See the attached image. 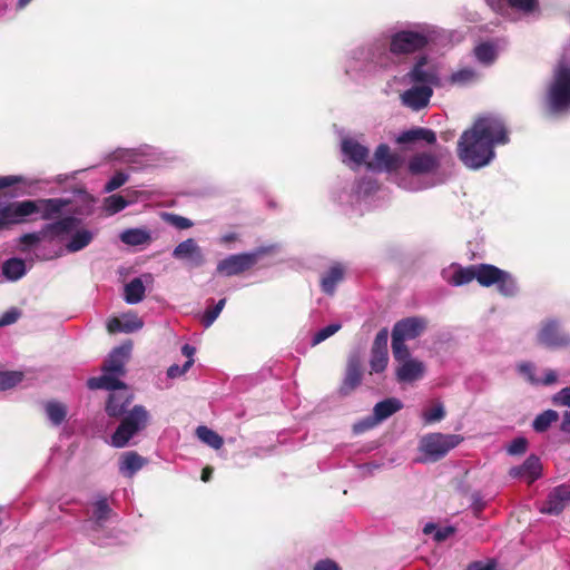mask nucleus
<instances>
[{
	"mask_svg": "<svg viewBox=\"0 0 570 570\" xmlns=\"http://www.w3.org/2000/svg\"><path fill=\"white\" fill-rule=\"evenodd\" d=\"M193 364H194V360H187L183 366L174 364L168 367L167 375L170 379L179 377L183 374H185L190 368V366Z\"/></svg>",
	"mask_w": 570,
	"mask_h": 570,
	"instance_id": "obj_53",
	"label": "nucleus"
},
{
	"mask_svg": "<svg viewBox=\"0 0 570 570\" xmlns=\"http://www.w3.org/2000/svg\"><path fill=\"white\" fill-rule=\"evenodd\" d=\"M510 7L524 12L533 11L538 4V0H508Z\"/></svg>",
	"mask_w": 570,
	"mask_h": 570,
	"instance_id": "obj_52",
	"label": "nucleus"
},
{
	"mask_svg": "<svg viewBox=\"0 0 570 570\" xmlns=\"http://www.w3.org/2000/svg\"><path fill=\"white\" fill-rule=\"evenodd\" d=\"M439 167V158L426 151L413 155L407 163V170L413 176L432 174L436 171Z\"/></svg>",
	"mask_w": 570,
	"mask_h": 570,
	"instance_id": "obj_17",
	"label": "nucleus"
},
{
	"mask_svg": "<svg viewBox=\"0 0 570 570\" xmlns=\"http://www.w3.org/2000/svg\"><path fill=\"white\" fill-rule=\"evenodd\" d=\"M23 379V374L17 371L0 372V391L16 386Z\"/></svg>",
	"mask_w": 570,
	"mask_h": 570,
	"instance_id": "obj_41",
	"label": "nucleus"
},
{
	"mask_svg": "<svg viewBox=\"0 0 570 570\" xmlns=\"http://www.w3.org/2000/svg\"><path fill=\"white\" fill-rule=\"evenodd\" d=\"M557 381V374L553 371H549L546 373L544 379L541 381L544 385L553 384Z\"/></svg>",
	"mask_w": 570,
	"mask_h": 570,
	"instance_id": "obj_64",
	"label": "nucleus"
},
{
	"mask_svg": "<svg viewBox=\"0 0 570 570\" xmlns=\"http://www.w3.org/2000/svg\"><path fill=\"white\" fill-rule=\"evenodd\" d=\"M403 407V403L395 397L385 399L375 404L373 413L377 422L384 421Z\"/></svg>",
	"mask_w": 570,
	"mask_h": 570,
	"instance_id": "obj_27",
	"label": "nucleus"
},
{
	"mask_svg": "<svg viewBox=\"0 0 570 570\" xmlns=\"http://www.w3.org/2000/svg\"><path fill=\"white\" fill-rule=\"evenodd\" d=\"M148 412L142 405H135L124 416L120 424L111 435V445L118 449L125 448L130 439L147 425Z\"/></svg>",
	"mask_w": 570,
	"mask_h": 570,
	"instance_id": "obj_5",
	"label": "nucleus"
},
{
	"mask_svg": "<svg viewBox=\"0 0 570 570\" xmlns=\"http://www.w3.org/2000/svg\"><path fill=\"white\" fill-rule=\"evenodd\" d=\"M428 57L421 56L413 68L407 72L406 77L411 82L430 86L438 83V76L433 68H429Z\"/></svg>",
	"mask_w": 570,
	"mask_h": 570,
	"instance_id": "obj_19",
	"label": "nucleus"
},
{
	"mask_svg": "<svg viewBox=\"0 0 570 570\" xmlns=\"http://www.w3.org/2000/svg\"><path fill=\"white\" fill-rule=\"evenodd\" d=\"M313 570H341V568L333 560L324 559L316 562Z\"/></svg>",
	"mask_w": 570,
	"mask_h": 570,
	"instance_id": "obj_57",
	"label": "nucleus"
},
{
	"mask_svg": "<svg viewBox=\"0 0 570 570\" xmlns=\"http://www.w3.org/2000/svg\"><path fill=\"white\" fill-rule=\"evenodd\" d=\"M445 416V411L442 404H438L430 410L424 411L423 419L426 424L441 421Z\"/></svg>",
	"mask_w": 570,
	"mask_h": 570,
	"instance_id": "obj_47",
	"label": "nucleus"
},
{
	"mask_svg": "<svg viewBox=\"0 0 570 570\" xmlns=\"http://www.w3.org/2000/svg\"><path fill=\"white\" fill-rule=\"evenodd\" d=\"M462 440L458 434L430 433L421 440L420 449L430 461L435 462L443 459Z\"/></svg>",
	"mask_w": 570,
	"mask_h": 570,
	"instance_id": "obj_7",
	"label": "nucleus"
},
{
	"mask_svg": "<svg viewBox=\"0 0 570 570\" xmlns=\"http://www.w3.org/2000/svg\"><path fill=\"white\" fill-rule=\"evenodd\" d=\"M541 473L542 464L539 456L534 454L529 455L521 465L513 466L509 471L510 476L524 479L529 484L538 480Z\"/></svg>",
	"mask_w": 570,
	"mask_h": 570,
	"instance_id": "obj_18",
	"label": "nucleus"
},
{
	"mask_svg": "<svg viewBox=\"0 0 570 570\" xmlns=\"http://www.w3.org/2000/svg\"><path fill=\"white\" fill-rule=\"evenodd\" d=\"M145 291L141 278L136 277L125 285L124 298L128 304H137L144 299Z\"/></svg>",
	"mask_w": 570,
	"mask_h": 570,
	"instance_id": "obj_28",
	"label": "nucleus"
},
{
	"mask_svg": "<svg viewBox=\"0 0 570 570\" xmlns=\"http://www.w3.org/2000/svg\"><path fill=\"white\" fill-rule=\"evenodd\" d=\"M226 304V298L219 299L214 306L208 307L202 318V323L205 327H209L216 318L219 316Z\"/></svg>",
	"mask_w": 570,
	"mask_h": 570,
	"instance_id": "obj_43",
	"label": "nucleus"
},
{
	"mask_svg": "<svg viewBox=\"0 0 570 570\" xmlns=\"http://www.w3.org/2000/svg\"><path fill=\"white\" fill-rule=\"evenodd\" d=\"M342 153L347 156L353 163L356 165H365L366 166V159L368 157V149L361 145L357 140L353 138H344L342 140Z\"/></svg>",
	"mask_w": 570,
	"mask_h": 570,
	"instance_id": "obj_22",
	"label": "nucleus"
},
{
	"mask_svg": "<svg viewBox=\"0 0 570 570\" xmlns=\"http://www.w3.org/2000/svg\"><path fill=\"white\" fill-rule=\"evenodd\" d=\"M560 430L564 433L570 434V411H566L563 413L562 422L560 425Z\"/></svg>",
	"mask_w": 570,
	"mask_h": 570,
	"instance_id": "obj_63",
	"label": "nucleus"
},
{
	"mask_svg": "<svg viewBox=\"0 0 570 570\" xmlns=\"http://www.w3.org/2000/svg\"><path fill=\"white\" fill-rule=\"evenodd\" d=\"M61 215L62 213L56 217L59 219L48 223L41 227L45 240L52 242L56 239H62L80 224V219L75 216L69 215L60 218Z\"/></svg>",
	"mask_w": 570,
	"mask_h": 570,
	"instance_id": "obj_13",
	"label": "nucleus"
},
{
	"mask_svg": "<svg viewBox=\"0 0 570 570\" xmlns=\"http://www.w3.org/2000/svg\"><path fill=\"white\" fill-rule=\"evenodd\" d=\"M454 532V529L451 528V527H446V528H443V529H440L436 531L435 535H434V539L436 541H444L451 533Z\"/></svg>",
	"mask_w": 570,
	"mask_h": 570,
	"instance_id": "obj_62",
	"label": "nucleus"
},
{
	"mask_svg": "<svg viewBox=\"0 0 570 570\" xmlns=\"http://www.w3.org/2000/svg\"><path fill=\"white\" fill-rule=\"evenodd\" d=\"M173 257L187 261L193 267H200L205 264V255L194 238H187L179 243L173 250Z\"/></svg>",
	"mask_w": 570,
	"mask_h": 570,
	"instance_id": "obj_15",
	"label": "nucleus"
},
{
	"mask_svg": "<svg viewBox=\"0 0 570 570\" xmlns=\"http://www.w3.org/2000/svg\"><path fill=\"white\" fill-rule=\"evenodd\" d=\"M476 72L472 68H462L455 72H453L450 76V83L451 85H458V86H465L468 83H471L475 80Z\"/></svg>",
	"mask_w": 570,
	"mask_h": 570,
	"instance_id": "obj_38",
	"label": "nucleus"
},
{
	"mask_svg": "<svg viewBox=\"0 0 570 570\" xmlns=\"http://www.w3.org/2000/svg\"><path fill=\"white\" fill-rule=\"evenodd\" d=\"M550 115H563L570 110V62L560 61L552 73L543 98Z\"/></svg>",
	"mask_w": 570,
	"mask_h": 570,
	"instance_id": "obj_3",
	"label": "nucleus"
},
{
	"mask_svg": "<svg viewBox=\"0 0 570 570\" xmlns=\"http://www.w3.org/2000/svg\"><path fill=\"white\" fill-rule=\"evenodd\" d=\"M510 140L504 121L494 115L478 117L458 140L459 159L469 168L479 169L495 157L494 147Z\"/></svg>",
	"mask_w": 570,
	"mask_h": 570,
	"instance_id": "obj_1",
	"label": "nucleus"
},
{
	"mask_svg": "<svg viewBox=\"0 0 570 570\" xmlns=\"http://www.w3.org/2000/svg\"><path fill=\"white\" fill-rule=\"evenodd\" d=\"M94 239V235L88 229L77 230L66 244V249L69 253H76L87 247Z\"/></svg>",
	"mask_w": 570,
	"mask_h": 570,
	"instance_id": "obj_30",
	"label": "nucleus"
},
{
	"mask_svg": "<svg viewBox=\"0 0 570 570\" xmlns=\"http://www.w3.org/2000/svg\"><path fill=\"white\" fill-rule=\"evenodd\" d=\"M473 279L476 281V265H470L468 267H459L452 275L451 283L454 286H462L471 283Z\"/></svg>",
	"mask_w": 570,
	"mask_h": 570,
	"instance_id": "obj_35",
	"label": "nucleus"
},
{
	"mask_svg": "<svg viewBox=\"0 0 570 570\" xmlns=\"http://www.w3.org/2000/svg\"><path fill=\"white\" fill-rule=\"evenodd\" d=\"M406 341H403L399 337L392 336V353L395 361L402 363L404 361L411 360L410 350L405 344Z\"/></svg>",
	"mask_w": 570,
	"mask_h": 570,
	"instance_id": "obj_40",
	"label": "nucleus"
},
{
	"mask_svg": "<svg viewBox=\"0 0 570 570\" xmlns=\"http://www.w3.org/2000/svg\"><path fill=\"white\" fill-rule=\"evenodd\" d=\"M22 180L19 176H3L0 177V189L13 186Z\"/></svg>",
	"mask_w": 570,
	"mask_h": 570,
	"instance_id": "obj_61",
	"label": "nucleus"
},
{
	"mask_svg": "<svg viewBox=\"0 0 570 570\" xmlns=\"http://www.w3.org/2000/svg\"><path fill=\"white\" fill-rule=\"evenodd\" d=\"M345 276V268L342 264L335 263L321 277V288L327 295H334L337 284Z\"/></svg>",
	"mask_w": 570,
	"mask_h": 570,
	"instance_id": "obj_21",
	"label": "nucleus"
},
{
	"mask_svg": "<svg viewBox=\"0 0 570 570\" xmlns=\"http://www.w3.org/2000/svg\"><path fill=\"white\" fill-rule=\"evenodd\" d=\"M87 385L90 390L112 391L106 404V413L110 417H120L124 415L132 401V394L129 392L126 383L118 377L102 374L98 377H90Z\"/></svg>",
	"mask_w": 570,
	"mask_h": 570,
	"instance_id": "obj_4",
	"label": "nucleus"
},
{
	"mask_svg": "<svg viewBox=\"0 0 570 570\" xmlns=\"http://www.w3.org/2000/svg\"><path fill=\"white\" fill-rule=\"evenodd\" d=\"M131 348L132 343L130 341L115 347L104 362L101 368L104 374H108L118 379L119 376H124L126 374L125 365L130 357Z\"/></svg>",
	"mask_w": 570,
	"mask_h": 570,
	"instance_id": "obj_11",
	"label": "nucleus"
},
{
	"mask_svg": "<svg viewBox=\"0 0 570 570\" xmlns=\"http://www.w3.org/2000/svg\"><path fill=\"white\" fill-rule=\"evenodd\" d=\"M430 40V36L424 31L401 30L392 35L390 51L395 56L411 55L424 49Z\"/></svg>",
	"mask_w": 570,
	"mask_h": 570,
	"instance_id": "obj_8",
	"label": "nucleus"
},
{
	"mask_svg": "<svg viewBox=\"0 0 570 570\" xmlns=\"http://www.w3.org/2000/svg\"><path fill=\"white\" fill-rule=\"evenodd\" d=\"M122 320L118 317H112L107 323V330L109 333L122 332Z\"/></svg>",
	"mask_w": 570,
	"mask_h": 570,
	"instance_id": "obj_60",
	"label": "nucleus"
},
{
	"mask_svg": "<svg viewBox=\"0 0 570 570\" xmlns=\"http://www.w3.org/2000/svg\"><path fill=\"white\" fill-rule=\"evenodd\" d=\"M2 274L9 281H18L26 274V263L21 258H9L2 264Z\"/></svg>",
	"mask_w": 570,
	"mask_h": 570,
	"instance_id": "obj_29",
	"label": "nucleus"
},
{
	"mask_svg": "<svg viewBox=\"0 0 570 570\" xmlns=\"http://www.w3.org/2000/svg\"><path fill=\"white\" fill-rule=\"evenodd\" d=\"M476 59L484 65H491L497 59V50L490 42H482L474 48Z\"/></svg>",
	"mask_w": 570,
	"mask_h": 570,
	"instance_id": "obj_36",
	"label": "nucleus"
},
{
	"mask_svg": "<svg viewBox=\"0 0 570 570\" xmlns=\"http://www.w3.org/2000/svg\"><path fill=\"white\" fill-rule=\"evenodd\" d=\"M41 240H45L41 229L39 232L23 234L20 237V244L26 246H35Z\"/></svg>",
	"mask_w": 570,
	"mask_h": 570,
	"instance_id": "obj_54",
	"label": "nucleus"
},
{
	"mask_svg": "<svg viewBox=\"0 0 570 570\" xmlns=\"http://www.w3.org/2000/svg\"><path fill=\"white\" fill-rule=\"evenodd\" d=\"M519 372L528 377L531 383H537L534 379V366L531 363H521L519 365Z\"/></svg>",
	"mask_w": 570,
	"mask_h": 570,
	"instance_id": "obj_58",
	"label": "nucleus"
},
{
	"mask_svg": "<svg viewBox=\"0 0 570 570\" xmlns=\"http://www.w3.org/2000/svg\"><path fill=\"white\" fill-rule=\"evenodd\" d=\"M559 420V414L554 410H546L533 421L532 428L535 432H546L550 425Z\"/></svg>",
	"mask_w": 570,
	"mask_h": 570,
	"instance_id": "obj_34",
	"label": "nucleus"
},
{
	"mask_svg": "<svg viewBox=\"0 0 570 570\" xmlns=\"http://www.w3.org/2000/svg\"><path fill=\"white\" fill-rule=\"evenodd\" d=\"M268 248H258L250 253L233 254L218 262L216 273L226 277L237 276L250 271Z\"/></svg>",
	"mask_w": 570,
	"mask_h": 570,
	"instance_id": "obj_6",
	"label": "nucleus"
},
{
	"mask_svg": "<svg viewBox=\"0 0 570 570\" xmlns=\"http://www.w3.org/2000/svg\"><path fill=\"white\" fill-rule=\"evenodd\" d=\"M128 204L121 195H111L105 199V209L109 215H114L125 209Z\"/></svg>",
	"mask_w": 570,
	"mask_h": 570,
	"instance_id": "obj_42",
	"label": "nucleus"
},
{
	"mask_svg": "<svg viewBox=\"0 0 570 570\" xmlns=\"http://www.w3.org/2000/svg\"><path fill=\"white\" fill-rule=\"evenodd\" d=\"M424 364L417 360H407L401 363L396 368V379L399 382H413L423 376Z\"/></svg>",
	"mask_w": 570,
	"mask_h": 570,
	"instance_id": "obj_23",
	"label": "nucleus"
},
{
	"mask_svg": "<svg viewBox=\"0 0 570 570\" xmlns=\"http://www.w3.org/2000/svg\"><path fill=\"white\" fill-rule=\"evenodd\" d=\"M403 165V158L397 153H392L386 144H380L374 151V159L366 163V168L376 173H395Z\"/></svg>",
	"mask_w": 570,
	"mask_h": 570,
	"instance_id": "obj_9",
	"label": "nucleus"
},
{
	"mask_svg": "<svg viewBox=\"0 0 570 570\" xmlns=\"http://www.w3.org/2000/svg\"><path fill=\"white\" fill-rule=\"evenodd\" d=\"M417 140H424L428 144L432 145L436 141V135L432 129L428 128H413L406 131H403L397 138V144H410Z\"/></svg>",
	"mask_w": 570,
	"mask_h": 570,
	"instance_id": "obj_25",
	"label": "nucleus"
},
{
	"mask_svg": "<svg viewBox=\"0 0 570 570\" xmlns=\"http://www.w3.org/2000/svg\"><path fill=\"white\" fill-rule=\"evenodd\" d=\"M71 204L66 198H38L12 202L0 206V232L28 222V217L40 214L41 219L52 220Z\"/></svg>",
	"mask_w": 570,
	"mask_h": 570,
	"instance_id": "obj_2",
	"label": "nucleus"
},
{
	"mask_svg": "<svg viewBox=\"0 0 570 570\" xmlns=\"http://www.w3.org/2000/svg\"><path fill=\"white\" fill-rule=\"evenodd\" d=\"M121 240L128 245H142L149 240V235L141 229H128L121 234Z\"/></svg>",
	"mask_w": 570,
	"mask_h": 570,
	"instance_id": "obj_39",
	"label": "nucleus"
},
{
	"mask_svg": "<svg viewBox=\"0 0 570 570\" xmlns=\"http://www.w3.org/2000/svg\"><path fill=\"white\" fill-rule=\"evenodd\" d=\"M342 325L340 323H333L330 324L323 328H321L318 332L315 333V335L312 338V346H316L323 341L327 340L332 335H334L336 332L341 330Z\"/></svg>",
	"mask_w": 570,
	"mask_h": 570,
	"instance_id": "obj_45",
	"label": "nucleus"
},
{
	"mask_svg": "<svg viewBox=\"0 0 570 570\" xmlns=\"http://www.w3.org/2000/svg\"><path fill=\"white\" fill-rule=\"evenodd\" d=\"M495 285L498 292L505 297L515 296L519 289L514 277L507 271H502Z\"/></svg>",
	"mask_w": 570,
	"mask_h": 570,
	"instance_id": "obj_31",
	"label": "nucleus"
},
{
	"mask_svg": "<svg viewBox=\"0 0 570 570\" xmlns=\"http://www.w3.org/2000/svg\"><path fill=\"white\" fill-rule=\"evenodd\" d=\"M387 328H382L375 336L371 351L387 352Z\"/></svg>",
	"mask_w": 570,
	"mask_h": 570,
	"instance_id": "obj_51",
	"label": "nucleus"
},
{
	"mask_svg": "<svg viewBox=\"0 0 570 570\" xmlns=\"http://www.w3.org/2000/svg\"><path fill=\"white\" fill-rule=\"evenodd\" d=\"M92 519L98 527H102L112 514L107 498H100L92 504Z\"/></svg>",
	"mask_w": 570,
	"mask_h": 570,
	"instance_id": "obj_32",
	"label": "nucleus"
},
{
	"mask_svg": "<svg viewBox=\"0 0 570 570\" xmlns=\"http://www.w3.org/2000/svg\"><path fill=\"white\" fill-rule=\"evenodd\" d=\"M433 90L430 86H414L402 95L404 105L419 110L428 106Z\"/></svg>",
	"mask_w": 570,
	"mask_h": 570,
	"instance_id": "obj_20",
	"label": "nucleus"
},
{
	"mask_svg": "<svg viewBox=\"0 0 570 570\" xmlns=\"http://www.w3.org/2000/svg\"><path fill=\"white\" fill-rule=\"evenodd\" d=\"M552 402L556 405L570 407V386L563 387L557 394H554Z\"/></svg>",
	"mask_w": 570,
	"mask_h": 570,
	"instance_id": "obj_55",
	"label": "nucleus"
},
{
	"mask_svg": "<svg viewBox=\"0 0 570 570\" xmlns=\"http://www.w3.org/2000/svg\"><path fill=\"white\" fill-rule=\"evenodd\" d=\"M428 321L421 316H410L397 321L392 328V336L403 341L415 340L426 330Z\"/></svg>",
	"mask_w": 570,
	"mask_h": 570,
	"instance_id": "obj_12",
	"label": "nucleus"
},
{
	"mask_svg": "<svg viewBox=\"0 0 570 570\" xmlns=\"http://www.w3.org/2000/svg\"><path fill=\"white\" fill-rule=\"evenodd\" d=\"M46 412H47V415L50 419V421L55 425H59L66 419L67 407L62 403L51 401V402L47 403Z\"/></svg>",
	"mask_w": 570,
	"mask_h": 570,
	"instance_id": "obj_37",
	"label": "nucleus"
},
{
	"mask_svg": "<svg viewBox=\"0 0 570 570\" xmlns=\"http://www.w3.org/2000/svg\"><path fill=\"white\" fill-rule=\"evenodd\" d=\"M465 570H495V563L494 562H481L475 561L468 566Z\"/></svg>",
	"mask_w": 570,
	"mask_h": 570,
	"instance_id": "obj_59",
	"label": "nucleus"
},
{
	"mask_svg": "<svg viewBox=\"0 0 570 570\" xmlns=\"http://www.w3.org/2000/svg\"><path fill=\"white\" fill-rule=\"evenodd\" d=\"M537 340L539 344L549 348H562L570 344V336L556 320H548L542 323Z\"/></svg>",
	"mask_w": 570,
	"mask_h": 570,
	"instance_id": "obj_10",
	"label": "nucleus"
},
{
	"mask_svg": "<svg viewBox=\"0 0 570 570\" xmlns=\"http://www.w3.org/2000/svg\"><path fill=\"white\" fill-rule=\"evenodd\" d=\"M389 362L387 352L371 351V370L381 373L385 370Z\"/></svg>",
	"mask_w": 570,
	"mask_h": 570,
	"instance_id": "obj_44",
	"label": "nucleus"
},
{
	"mask_svg": "<svg viewBox=\"0 0 570 570\" xmlns=\"http://www.w3.org/2000/svg\"><path fill=\"white\" fill-rule=\"evenodd\" d=\"M122 326H124L122 327L124 333H131V332L140 330L144 326V323L136 315H131V316H125V318L122 320Z\"/></svg>",
	"mask_w": 570,
	"mask_h": 570,
	"instance_id": "obj_50",
	"label": "nucleus"
},
{
	"mask_svg": "<svg viewBox=\"0 0 570 570\" xmlns=\"http://www.w3.org/2000/svg\"><path fill=\"white\" fill-rule=\"evenodd\" d=\"M363 371L358 356L353 355L348 358L343 382L338 389L341 396L350 395L362 383Z\"/></svg>",
	"mask_w": 570,
	"mask_h": 570,
	"instance_id": "obj_16",
	"label": "nucleus"
},
{
	"mask_svg": "<svg viewBox=\"0 0 570 570\" xmlns=\"http://www.w3.org/2000/svg\"><path fill=\"white\" fill-rule=\"evenodd\" d=\"M528 449V440L523 436L512 440L508 448V453L511 455H520L525 453Z\"/></svg>",
	"mask_w": 570,
	"mask_h": 570,
	"instance_id": "obj_49",
	"label": "nucleus"
},
{
	"mask_svg": "<svg viewBox=\"0 0 570 570\" xmlns=\"http://www.w3.org/2000/svg\"><path fill=\"white\" fill-rule=\"evenodd\" d=\"M147 464V460L138 454L136 451H128L122 453L119 462V471L127 478H131L137 473L144 465Z\"/></svg>",
	"mask_w": 570,
	"mask_h": 570,
	"instance_id": "obj_24",
	"label": "nucleus"
},
{
	"mask_svg": "<svg viewBox=\"0 0 570 570\" xmlns=\"http://www.w3.org/2000/svg\"><path fill=\"white\" fill-rule=\"evenodd\" d=\"M503 269L491 264L476 265V282L483 287H490L498 283Z\"/></svg>",
	"mask_w": 570,
	"mask_h": 570,
	"instance_id": "obj_26",
	"label": "nucleus"
},
{
	"mask_svg": "<svg viewBox=\"0 0 570 570\" xmlns=\"http://www.w3.org/2000/svg\"><path fill=\"white\" fill-rule=\"evenodd\" d=\"M164 219L170 224L171 226L178 229H187L190 228L194 224L189 218L183 217L177 214H164Z\"/></svg>",
	"mask_w": 570,
	"mask_h": 570,
	"instance_id": "obj_46",
	"label": "nucleus"
},
{
	"mask_svg": "<svg viewBox=\"0 0 570 570\" xmlns=\"http://www.w3.org/2000/svg\"><path fill=\"white\" fill-rule=\"evenodd\" d=\"M19 316H20V312L16 308L7 311L0 317V326H6V325L16 323L18 321Z\"/></svg>",
	"mask_w": 570,
	"mask_h": 570,
	"instance_id": "obj_56",
	"label": "nucleus"
},
{
	"mask_svg": "<svg viewBox=\"0 0 570 570\" xmlns=\"http://www.w3.org/2000/svg\"><path fill=\"white\" fill-rule=\"evenodd\" d=\"M568 504H570V485L561 484L549 492L547 500L540 508V512L558 515Z\"/></svg>",
	"mask_w": 570,
	"mask_h": 570,
	"instance_id": "obj_14",
	"label": "nucleus"
},
{
	"mask_svg": "<svg viewBox=\"0 0 570 570\" xmlns=\"http://www.w3.org/2000/svg\"><path fill=\"white\" fill-rule=\"evenodd\" d=\"M196 435L202 442L215 450L220 449L224 444L223 438L217 432L205 425H200L196 429Z\"/></svg>",
	"mask_w": 570,
	"mask_h": 570,
	"instance_id": "obj_33",
	"label": "nucleus"
},
{
	"mask_svg": "<svg viewBox=\"0 0 570 570\" xmlns=\"http://www.w3.org/2000/svg\"><path fill=\"white\" fill-rule=\"evenodd\" d=\"M128 175L124 171H117L105 185V191L110 193L121 187L128 180Z\"/></svg>",
	"mask_w": 570,
	"mask_h": 570,
	"instance_id": "obj_48",
	"label": "nucleus"
}]
</instances>
